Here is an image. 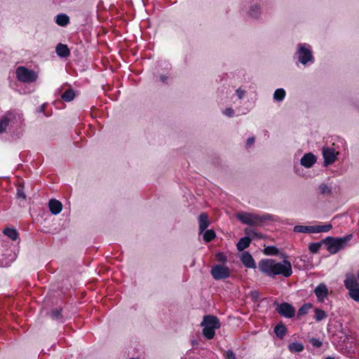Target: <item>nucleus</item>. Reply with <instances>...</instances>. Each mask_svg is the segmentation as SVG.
Here are the masks:
<instances>
[{
  "instance_id": "obj_13",
  "label": "nucleus",
  "mask_w": 359,
  "mask_h": 359,
  "mask_svg": "<svg viewBox=\"0 0 359 359\" xmlns=\"http://www.w3.org/2000/svg\"><path fill=\"white\" fill-rule=\"evenodd\" d=\"M314 292L318 299L323 302L328 294V290L325 284L321 283L315 288Z\"/></svg>"
},
{
  "instance_id": "obj_25",
  "label": "nucleus",
  "mask_w": 359,
  "mask_h": 359,
  "mask_svg": "<svg viewBox=\"0 0 359 359\" xmlns=\"http://www.w3.org/2000/svg\"><path fill=\"white\" fill-rule=\"evenodd\" d=\"M312 304L311 303L304 304L297 311V318H300L302 316L306 315L309 310L312 308Z\"/></svg>"
},
{
  "instance_id": "obj_9",
  "label": "nucleus",
  "mask_w": 359,
  "mask_h": 359,
  "mask_svg": "<svg viewBox=\"0 0 359 359\" xmlns=\"http://www.w3.org/2000/svg\"><path fill=\"white\" fill-rule=\"evenodd\" d=\"M276 311L280 316L287 318H291L295 315L294 307L287 302H283L278 304Z\"/></svg>"
},
{
  "instance_id": "obj_22",
  "label": "nucleus",
  "mask_w": 359,
  "mask_h": 359,
  "mask_svg": "<svg viewBox=\"0 0 359 359\" xmlns=\"http://www.w3.org/2000/svg\"><path fill=\"white\" fill-rule=\"evenodd\" d=\"M55 22L61 27H65L69 23V18L66 14H59L55 17Z\"/></svg>"
},
{
  "instance_id": "obj_40",
  "label": "nucleus",
  "mask_w": 359,
  "mask_h": 359,
  "mask_svg": "<svg viewBox=\"0 0 359 359\" xmlns=\"http://www.w3.org/2000/svg\"><path fill=\"white\" fill-rule=\"evenodd\" d=\"M225 359H236V355L232 351L229 350L226 352Z\"/></svg>"
},
{
  "instance_id": "obj_44",
  "label": "nucleus",
  "mask_w": 359,
  "mask_h": 359,
  "mask_svg": "<svg viewBox=\"0 0 359 359\" xmlns=\"http://www.w3.org/2000/svg\"><path fill=\"white\" fill-rule=\"evenodd\" d=\"M48 227H49V226H43V228L41 229L40 230L43 232L48 233V232H50Z\"/></svg>"
},
{
  "instance_id": "obj_11",
  "label": "nucleus",
  "mask_w": 359,
  "mask_h": 359,
  "mask_svg": "<svg viewBox=\"0 0 359 359\" xmlns=\"http://www.w3.org/2000/svg\"><path fill=\"white\" fill-rule=\"evenodd\" d=\"M338 154L339 153L337 152L333 148L324 147L323 149V155L325 163L326 165H330L333 163L335 161Z\"/></svg>"
},
{
  "instance_id": "obj_19",
  "label": "nucleus",
  "mask_w": 359,
  "mask_h": 359,
  "mask_svg": "<svg viewBox=\"0 0 359 359\" xmlns=\"http://www.w3.org/2000/svg\"><path fill=\"white\" fill-rule=\"evenodd\" d=\"M251 243V238L249 236H244L241 238L237 245V250L240 252L243 251L245 249L249 247Z\"/></svg>"
},
{
  "instance_id": "obj_37",
  "label": "nucleus",
  "mask_w": 359,
  "mask_h": 359,
  "mask_svg": "<svg viewBox=\"0 0 359 359\" xmlns=\"http://www.w3.org/2000/svg\"><path fill=\"white\" fill-rule=\"evenodd\" d=\"M259 8L257 6H252L250 10V15L252 17H257L259 13Z\"/></svg>"
},
{
  "instance_id": "obj_36",
  "label": "nucleus",
  "mask_w": 359,
  "mask_h": 359,
  "mask_svg": "<svg viewBox=\"0 0 359 359\" xmlns=\"http://www.w3.org/2000/svg\"><path fill=\"white\" fill-rule=\"evenodd\" d=\"M309 342L312 344L313 346L316 348H320V346H322L323 344L322 341L319 339L313 337L310 339Z\"/></svg>"
},
{
  "instance_id": "obj_30",
  "label": "nucleus",
  "mask_w": 359,
  "mask_h": 359,
  "mask_svg": "<svg viewBox=\"0 0 359 359\" xmlns=\"http://www.w3.org/2000/svg\"><path fill=\"white\" fill-rule=\"evenodd\" d=\"M323 244V240L318 243H311L309 245V250L311 253L316 254L318 252Z\"/></svg>"
},
{
  "instance_id": "obj_38",
  "label": "nucleus",
  "mask_w": 359,
  "mask_h": 359,
  "mask_svg": "<svg viewBox=\"0 0 359 359\" xmlns=\"http://www.w3.org/2000/svg\"><path fill=\"white\" fill-rule=\"evenodd\" d=\"M17 196L18 198H22V199H25L26 198V196L24 193V190H23V187H19L17 189Z\"/></svg>"
},
{
  "instance_id": "obj_3",
  "label": "nucleus",
  "mask_w": 359,
  "mask_h": 359,
  "mask_svg": "<svg viewBox=\"0 0 359 359\" xmlns=\"http://www.w3.org/2000/svg\"><path fill=\"white\" fill-rule=\"evenodd\" d=\"M201 326L203 327V336L207 339H212L215 335V330L221 327V323L217 316L206 315L203 316Z\"/></svg>"
},
{
  "instance_id": "obj_8",
  "label": "nucleus",
  "mask_w": 359,
  "mask_h": 359,
  "mask_svg": "<svg viewBox=\"0 0 359 359\" xmlns=\"http://www.w3.org/2000/svg\"><path fill=\"white\" fill-rule=\"evenodd\" d=\"M210 273L215 280L228 278L231 274L229 268L222 264L213 266L210 270Z\"/></svg>"
},
{
  "instance_id": "obj_26",
  "label": "nucleus",
  "mask_w": 359,
  "mask_h": 359,
  "mask_svg": "<svg viewBox=\"0 0 359 359\" xmlns=\"http://www.w3.org/2000/svg\"><path fill=\"white\" fill-rule=\"evenodd\" d=\"M285 95V90L283 88H278L273 93V99L276 101L281 102L284 100Z\"/></svg>"
},
{
  "instance_id": "obj_7",
  "label": "nucleus",
  "mask_w": 359,
  "mask_h": 359,
  "mask_svg": "<svg viewBox=\"0 0 359 359\" xmlns=\"http://www.w3.org/2000/svg\"><path fill=\"white\" fill-rule=\"evenodd\" d=\"M273 276L282 275L285 278L290 276L292 273V265L287 260H283V263L275 262Z\"/></svg>"
},
{
  "instance_id": "obj_12",
  "label": "nucleus",
  "mask_w": 359,
  "mask_h": 359,
  "mask_svg": "<svg viewBox=\"0 0 359 359\" xmlns=\"http://www.w3.org/2000/svg\"><path fill=\"white\" fill-rule=\"evenodd\" d=\"M241 260L243 265L250 269H255L256 268V264L255 262V259H253L252 256L248 252H244L242 254V256L241 257Z\"/></svg>"
},
{
  "instance_id": "obj_35",
  "label": "nucleus",
  "mask_w": 359,
  "mask_h": 359,
  "mask_svg": "<svg viewBox=\"0 0 359 359\" xmlns=\"http://www.w3.org/2000/svg\"><path fill=\"white\" fill-rule=\"evenodd\" d=\"M199 224H209L208 217L206 213H202L198 217Z\"/></svg>"
},
{
  "instance_id": "obj_46",
  "label": "nucleus",
  "mask_w": 359,
  "mask_h": 359,
  "mask_svg": "<svg viewBox=\"0 0 359 359\" xmlns=\"http://www.w3.org/2000/svg\"><path fill=\"white\" fill-rule=\"evenodd\" d=\"M161 81H163V82H164V81H165V79H166V77H165V76H161Z\"/></svg>"
},
{
  "instance_id": "obj_39",
  "label": "nucleus",
  "mask_w": 359,
  "mask_h": 359,
  "mask_svg": "<svg viewBox=\"0 0 359 359\" xmlns=\"http://www.w3.org/2000/svg\"><path fill=\"white\" fill-rule=\"evenodd\" d=\"M320 191L323 194H329L331 192L330 188L326 184H322L320 187Z\"/></svg>"
},
{
  "instance_id": "obj_17",
  "label": "nucleus",
  "mask_w": 359,
  "mask_h": 359,
  "mask_svg": "<svg viewBox=\"0 0 359 359\" xmlns=\"http://www.w3.org/2000/svg\"><path fill=\"white\" fill-rule=\"evenodd\" d=\"M15 117L14 113H8L6 116L1 118L0 120V133H4L10 121Z\"/></svg>"
},
{
  "instance_id": "obj_4",
  "label": "nucleus",
  "mask_w": 359,
  "mask_h": 359,
  "mask_svg": "<svg viewBox=\"0 0 359 359\" xmlns=\"http://www.w3.org/2000/svg\"><path fill=\"white\" fill-rule=\"evenodd\" d=\"M15 74L18 80L22 83H33L38 78L37 72L22 66L18 67L16 69Z\"/></svg>"
},
{
  "instance_id": "obj_20",
  "label": "nucleus",
  "mask_w": 359,
  "mask_h": 359,
  "mask_svg": "<svg viewBox=\"0 0 359 359\" xmlns=\"http://www.w3.org/2000/svg\"><path fill=\"white\" fill-rule=\"evenodd\" d=\"M62 308H55L50 311V316L51 319L54 320H59L62 323L64 321L63 316L62 315Z\"/></svg>"
},
{
  "instance_id": "obj_21",
  "label": "nucleus",
  "mask_w": 359,
  "mask_h": 359,
  "mask_svg": "<svg viewBox=\"0 0 359 359\" xmlns=\"http://www.w3.org/2000/svg\"><path fill=\"white\" fill-rule=\"evenodd\" d=\"M3 233L13 241H16L19 236V234L16 229L10 227L5 228L3 230Z\"/></svg>"
},
{
  "instance_id": "obj_27",
  "label": "nucleus",
  "mask_w": 359,
  "mask_h": 359,
  "mask_svg": "<svg viewBox=\"0 0 359 359\" xmlns=\"http://www.w3.org/2000/svg\"><path fill=\"white\" fill-rule=\"evenodd\" d=\"M75 93L72 89H67L65 92L62 95V99L65 102H71L75 97Z\"/></svg>"
},
{
  "instance_id": "obj_15",
  "label": "nucleus",
  "mask_w": 359,
  "mask_h": 359,
  "mask_svg": "<svg viewBox=\"0 0 359 359\" xmlns=\"http://www.w3.org/2000/svg\"><path fill=\"white\" fill-rule=\"evenodd\" d=\"M48 207L52 214L57 215L62 209V204L58 200L53 198L49 201Z\"/></svg>"
},
{
  "instance_id": "obj_33",
  "label": "nucleus",
  "mask_w": 359,
  "mask_h": 359,
  "mask_svg": "<svg viewBox=\"0 0 359 359\" xmlns=\"http://www.w3.org/2000/svg\"><path fill=\"white\" fill-rule=\"evenodd\" d=\"M215 259L217 262L225 264L227 262V257L224 252H218L215 254Z\"/></svg>"
},
{
  "instance_id": "obj_5",
  "label": "nucleus",
  "mask_w": 359,
  "mask_h": 359,
  "mask_svg": "<svg viewBox=\"0 0 359 359\" xmlns=\"http://www.w3.org/2000/svg\"><path fill=\"white\" fill-rule=\"evenodd\" d=\"M298 60L304 65L313 62L311 46L306 43H299L297 51Z\"/></svg>"
},
{
  "instance_id": "obj_6",
  "label": "nucleus",
  "mask_w": 359,
  "mask_h": 359,
  "mask_svg": "<svg viewBox=\"0 0 359 359\" xmlns=\"http://www.w3.org/2000/svg\"><path fill=\"white\" fill-rule=\"evenodd\" d=\"M332 226H294L293 231L297 233H314L327 232Z\"/></svg>"
},
{
  "instance_id": "obj_18",
  "label": "nucleus",
  "mask_w": 359,
  "mask_h": 359,
  "mask_svg": "<svg viewBox=\"0 0 359 359\" xmlns=\"http://www.w3.org/2000/svg\"><path fill=\"white\" fill-rule=\"evenodd\" d=\"M56 53L61 57H65L70 55V50L67 45L59 43L56 46Z\"/></svg>"
},
{
  "instance_id": "obj_16",
  "label": "nucleus",
  "mask_w": 359,
  "mask_h": 359,
  "mask_svg": "<svg viewBox=\"0 0 359 359\" xmlns=\"http://www.w3.org/2000/svg\"><path fill=\"white\" fill-rule=\"evenodd\" d=\"M316 161V156L311 154L308 153L303 156L301 158V164L302 165L306 168H311Z\"/></svg>"
},
{
  "instance_id": "obj_10",
  "label": "nucleus",
  "mask_w": 359,
  "mask_h": 359,
  "mask_svg": "<svg viewBox=\"0 0 359 359\" xmlns=\"http://www.w3.org/2000/svg\"><path fill=\"white\" fill-rule=\"evenodd\" d=\"M275 262L273 259H262L259 262V269L268 276L273 277Z\"/></svg>"
},
{
  "instance_id": "obj_42",
  "label": "nucleus",
  "mask_w": 359,
  "mask_h": 359,
  "mask_svg": "<svg viewBox=\"0 0 359 359\" xmlns=\"http://www.w3.org/2000/svg\"><path fill=\"white\" fill-rule=\"evenodd\" d=\"M236 93L239 99H242L245 95V91L241 88L237 89Z\"/></svg>"
},
{
  "instance_id": "obj_23",
  "label": "nucleus",
  "mask_w": 359,
  "mask_h": 359,
  "mask_svg": "<svg viewBox=\"0 0 359 359\" xmlns=\"http://www.w3.org/2000/svg\"><path fill=\"white\" fill-rule=\"evenodd\" d=\"M286 332H287V328L282 323L277 325L274 327V333L280 339H283L285 337V335L286 334Z\"/></svg>"
},
{
  "instance_id": "obj_1",
  "label": "nucleus",
  "mask_w": 359,
  "mask_h": 359,
  "mask_svg": "<svg viewBox=\"0 0 359 359\" xmlns=\"http://www.w3.org/2000/svg\"><path fill=\"white\" fill-rule=\"evenodd\" d=\"M236 217L243 224H262L282 222L278 217L269 213L239 212L236 214Z\"/></svg>"
},
{
  "instance_id": "obj_43",
  "label": "nucleus",
  "mask_w": 359,
  "mask_h": 359,
  "mask_svg": "<svg viewBox=\"0 0 359 359\" xmlns=\"http://www.w3.org/2000/svg\"><path fill=\"white\" fill-rule=\"evenodd\" d=\"M255 142V138L253 137H250L247 140L246 144L247 146L250 147Z\"/></svg>"
},
{
  "instance_id": "obj_14",
  "label": "nucleus",
  "mask_w": 359,
  "mask_h": 359,
  "mask_svg": "<svg viewBox=\"0 0 359 359\" xmlns=\"http://www.w3.org/2000/svg\"><path fill=\"white\" fill-rule=\"evenodd\" d=\"M344 286L348 290V292H351V290L359 287V283L356 278L353 275H351L346 276V279L344 280Z\"/></svg>"
},
{
  "instance_id": "obj_41",
  "label": "nucleus",
  "mask_w": 359,
  "mask_h": 359,
  "mask_svg": "<svg viewBox=\"0 0 359 359\" xmlns=\"http://www.w3.org/2000/svg\"><path fill=\"white\" fill-rule=\"evenodd\" d=\"M223 114L227 116H232L233 115V110L231 108H227L224 110Z\"/></svg>"
},
{
  "instance_id": "obj_48",
  "label": "nucleus",
  "mask_w": 359,
  "mask_h": 359,
  "mask_svg": "<svg viewBox=\"0 0 359 359\" xmlns=\"http://www.w3.org/2000/svg\"><path fill=\"white\" fill-rule=\"evenodd\" d=\"M325 359H334V358H332V357H327V358H326Z\"/></svg>"
},
{
  "instance_id": "obj_47",
  "label": "nucleus",
  "mask_w": 359,
  "mask_h": 359,
  "mask_svg": "<svg viewBox=\"0 0 359 359\" xmlns=\"http://www.w3.org/2000/svg\"><path fill=\"white\" fill-rule=\"evenodd\" d=\"M18 116L19 119L22 118V114H18Z\"/></svg>"
},
{
  "instance_id": "obj_29",
  "label": "nucleus",
  "mask_w": 359,
  "mask_h": 359,
  "mask_svg": "<svg viewBox=\"0 0 359 359\" xmlns=\"http://www.w3.org/2000/svg\"><path fill=\"white\" fill-rule=\"evenodd\" d=\"M215 236L216 234L215 231L212 229H208L205 231L203 238L205 242L208 243L212 241L215 238Z\"/></svg>"
},
{
  "instance_id": "obj_2",
  "label": "nucleus",
  "mask_w": 359,
  "mask_h": 359,
  "mask_svg": "<svg viewBox=\"0 0 359 359\" xmlns=\"http://www.w3.org/2000/svg\"><path fill=\"white\" fill-rule=\"evenodd\" d=\"M352 237V234H348L344 237L328 236L323 240V243L326 245L327 250L331 255H334L344 249L346 246L348 242L351 240Z\"/></svg>"
},
{
  "instance_id": "obj_28",
  "label": "nucleus",
  "mask_w": 359,
  "mask_h": 359,
  "mask_svg": "<svg viewBox=\"0 0 359 359\" xmlns=\"http://www.w3.org/2000/svg\"><path fill=\"white\" fill-rule=\"evenodd\" d=\"M315 316L314 318L316 321L319 322L327 318V315L326 312L320 309L316 308L314 310Z\"/></svg>"
},
{
  "instance_id": "obj_45",
  "label": "nucleus",
  "mask_w": 359,
  "mask_h": 359,
  "mask_svg": "<svg viewBox=\"0 0 359 359\" xmlns=\"http://www.w3.org/2000/svg\"><path fill=\"white\" fill-rule=\"evenodd\" d=\"M209 226H199L200 227V231L203 232L205 231Z\"/></svg>"
},
{
  "instance_id": "obj_32",
  "label": "nucleus",
  "mask_w": 359,
  "mask_h": 359,
  "mask_svg": "<svg viewBox=\"0 0 359 359\" xmlns=\"http://www.w3.org/2000/svg\"><path fill=\"white\" fill-rule=\"evenodd\" d=\"M278 252V250L275 246H268L264 248V253L268 255H276Z\"/></svg>"
},
{
  "instance_id": "obj_31",
  "label": "nucleus",
  "mask_w": 359,
  "mask_h": 359,
  "mask_svg": "<svg viewBox=\"0 0 359 359\" xmlns=\"http://www.w3.org/2000/svg\"><path fill=\"white\" fill-rule=\"evenodd\" d=\"M245 231V236H249L250 238H251V241L254 238H258V237H260V236L259 235V233L257 232H256L253 229H252L251 227H247L244 230Z\"/></svg>"
},
{
  "instance_id": "obj_24",
  "label": "nucleus",
  "mask_w": 359,
  "mask_h": 359,
  "mask_svg": "<svg viewBox=\"0 0 359 359\" xmlns=\"http://www.w3.org/2000/svg\"><path fill=\"white\" fill-rule=\"evenodd\" d=\"M304 346L302 343L292 342L288 345V350L291 353H300L304 351Z\"/></svg>"
},
{
  "instance_id": "obj_34",
  "label": "nucleus",
  "mask_w": 359,
  "mask_h": 359,
  "mask_svg": "<svg viewBox=\"0 0 359 359\" xmlns=\"http://www.w3.org/2000/svg\"><path fill=\"white\" fill-rule=\"evenodd\" d=\"M348 294L354 301L359 302V287L348 292Z\"/></svg>"
}]
</instances>
